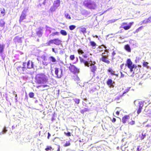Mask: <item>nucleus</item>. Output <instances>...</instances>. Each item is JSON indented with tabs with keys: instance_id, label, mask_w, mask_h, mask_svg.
<instances>
[{
	"instance_id": "24",
	"label": "nucleus",
	"mask_w": 151,
	"mask_h": 151,
	"mask_svg": "<svg viewBox=\"0 0 151 151\" xmlns=\"http://www.w3.org/2000/svg\"><path fill=\"white\" fill-rule=\"evenodd\" d=\"M5 14V10L4 9L0 10V16H3Z\"/></svg>"
},
{
	"instance_id": "31",
	"label": "nucleus",
	"mask_w": 151,
	"mask_h": 151,
	"mask_svg": "<svg viewBox=\"0 0 151 151\" xmlns=\"http://www.w3.org/2000/svg\"><path fill=\"white\" fill-rule=\"evenodd\" d=\"M54 39L50 40V41L47 42V44L48 45H51L52 44H54Z\"/></svg>"
},
{
	"instance_id": "52",
	"label": "nucleus",
	"mask_w": 151,
	"mask_h": 151,
	"mask_svg": "<svg viewBox=\"0 0 151 151\" xmlns=\"http://www.w3.org/2000/svg\"><path fill=\"white\" fill-rule=\"evenodd\" d=\"M64 133L67 136H71V133L70 132H68V133L65 132Z\"/></svg>"
},
{
	"instance_id": "33",
	"label": "nucleus",
	"mask_w": 151,
	"mask_h": 151,
	"mask_svg": "<svg viewBox=\"0 0 151 151\" xmlns=\"http://www.w3.org/2000/svg\"><path fill=\"white\" fill-rule=\"evenodd\" d=\"M79 58L80 59L81 62L82 63H84L85 65L86 66V60H84L82 58L80 57H79Z\"/></svg>"
},
{
	"instance_id": "55",
	"label": "nucleus",
	"mask_w": 151,
	"mask_h": 151,
	"mask_svg": "<svg viewBox=\"0 0 151 151\" xmlns=\"http://www.w3.org/2000/svg\"><path fill=\"white\" fill-rule=\"evenodd\" d=\"M50 28L49 27H47V29H46V31H49L50 32V33L51 32V31L50 30Z\"/></svg>"
},
{
	"instance_id": "1",
	"label": "nucleus",
	"mask_w": 151,
	"mask_h": 151,
	"mask_svg": "<svg viewBox=\"0 0 151 151\" xmlns=\"http://www.w3.org/2000/svg\"><path fill=\"white\" fill-rule=\"evenodd\" d=\"M83 4L85 8L91 10H96L98 8L96 2L92 0H85Z\"/></svg>"
},
{
	"instance_id": "17",
	"label": "nucleus",
	"mask_w": 151,
	"mask_h": 151,
	"mask_svg": "<svg viewBox=\"0 0 151 151\" xmlns=\"http://www.w3.org/2000/svg\"><path fill=\"white\" fill-rule=\"evenodd\" d=\"M71 70L75 73H78L79 72L78 69L75 66L73 65L71 66Z\"/></svg>"
},
{
	"instance_id": "27",
	"label": "nucleus",
	"mask_w": 151,
	"mask_h": 151,
	"mask_svg": "<svg viewBox=\"0 0 151 151\" xmlns=\"http://www.w3.org/2000/svg\"><path fill=\"white\" fill-rule=\"evenodd\" d=\"M60 34L59 32H52L50 35V36H54L55 35L59 36Z\"/></svg>"
},
{
	"instance_id": "32",
	"label": "nucleus",
	"mask_w": 151,
	"mask_h": 151,
	"mask_svg": "<svg viewBox=\"0 0 151 151\" xmlns=\"http://www.w3.org/2000/svg\"><path fill=\"white\" fill-rule=\"evenodd\" d=\"M7 131V130L6 129V127H4V129H3L2 132H0V135H1L2 134H4L6 133Z\"/></svg>"
},
{
	"instance_id": "49",
	"label": "nucleus",
	"mask_w": 151,
	"mask_h": 151,
	"mask_svg": "<svg viewBox=\"0 0 151 151\" xmlns=\"http://www.w3.org/2000/svg\"><path fill=\"white\" fill-rule=\"evenodd\" d=\"M52 148L51 147H47L45 149V150L46 151H48L49 150H51L52 149Z\"/></svg>"
},
{
	"instance_id": "47",
	"label": "nucleus",
	"mask_w": 151,
	"mask_h": 151,
	"mask_svg": "<svg viewBox=\"0 0 151 151\" xmlns=\"http://www.w3.org/2000/svg\"><path fill=\"white\" fill-rule=\"evenodd\" d=\"M90 44L91 46H95L96 45V43L93 41H91Z\"/></svg>"
},
{
	"instance_id": "64",
	"label": "nucleus",
	"mask_w": 151,
	"mask_h": 151,
	"mask_svg": "<svg viewBox=\"0 0 151 151\" xmlns=\"http://www.w3.org/2000/svg\"><path fill=\"white\" fill-rule=\"evenodd\" d=\"M58 150L57 151H60V146H57Z\"/></svg>"
},
{
	"instance_id": "48",
	"label": "nucleus",
	"mask_w": 151,
	"mask_h": 151,
	"mask_svg": "<svg viewBox=\"0 0 151 151\" xmlns=\"http://www.w3.org/2000/svg\"><path fill=\"white\" fill-rule=\"evenodd\" d=\"M70 143L69 142H67L64 145V146L65 147H67L70 146Z\"/></svg>"
},
{
	"instance_id": "16",
	"label": "nucleus",
	"mask_w": 151,
	"mask_h": 151,
	"mask_svg": "<svg viewBox=\"0 0 151 151\" xmlns=\"http://www.w3.org/2000/svg\"><path fill=\"white\" fill-rule=\"evenodd\" d=\"M49 60L50 61V63L51 62L53 63V64H55L57 62L56 60L53 56H50L49 58Z\"/></svg>"
},
{
	"instance_id": "34",
	"label": "nucleus",
	"mask_w": 151,
	"mask_h": 151,
	"mask_svg": "<svg viewBox=\"0 0 151 151\" xmlns=\"http://www.w3.org/2000/svg\"><path fill=\"white\" fill-rule=\"evenodd\" d=\"M127 146H126V145H123L121 147V149L122 151H125L126 150V148H127Z\"/></svg>"
},
{
	"instance_id": "45",
	"label": "nucleus",
	"mask_w": 151,
	"mask_h": 151,
	"mask_svg": "<svg viewBox=\"0 0 151 151\" xmlns=\"http://www.w3.org/2000/svg\"><path fill=\"white\" fill-rule=\"evenodd\" d=\"M81 31L84 34L85 33H86V29L85 28H83L81 29Z\"/></svg>"
},
{
	"instance_id": "26",
	"label": "nucleus",
	"mask_w": 151,
	"mask_h": 151,
	"mask_svg": "<svg viewBox=\"0 0 151 151\" xmlns=\"http://www.w3.org/2000/svg\"><path fill=\"white\" fill-rule=\"evenodd\" d=\"M147 131L149 132H151V124H147L145 126Z\"/></svg>"
},
{
	"instance_id": "23",
	"label": "nucleus",
	"mask_w": 151,
	"mask_h": 151,
	"mask_svg": "<svg viewBox=\"0 0 151 151\" xmlns=\"http://www.w3.org/2000/svg\"><path fill=\"white\" fill-rule=\"evenodd\" d=\"M57 9V8L55 7L53 5V6H52L50 7L49 11L52 12L55 11Z\"/></svg>"
},
{
	"instance_id": "21",
	"label": "nucleus",
	"mask_w": 151,
	"mask_h": 151,
	"mask_svg": "<svg viewBox=\"0 0 151 151\" xmlns=\"http://www.w3.org/2000/svg\"><path fill=\"white\" fill-rule=\"evenodd\" d=\"M108 71L112 75H115L116 76H118V75L115 74V72L111 68H109L108 70Z\"/></svg>"
},
{
	"instance_id": "41",
	"label": "nucleus",
	"mask_w": 151,
	"mask_h": 151,
	"mask_svg": "<svg viewBox=\"0 0 151 151\" xmlns=\"http://www.w3.org/2000/svg\"><path fill=\"white\" fill-rule=\"evenodd\" d=\"M29 96L30 98H32L34 96V94L33 92H30L29 94Z\"/></svg>"
},
{
	"instance_id": "13",
	"label": "nucleus",
	"mask_w": 151,
	"mask_h": 151,
	"mask_svg": "<svg viewBox=\"0 0 151 151\" xmlns=\"http://www.w3.org/2000/svg\"><path fill=\"white\" fill-rule=\"evenodd\" d=\"M114 83L113 82L112 80L111 79H109L107 82V84L110 87H113L114 86L113 84Z\"/></svg>"
},
{
	"instance_id": "54",
	"label": "nucleus",
	"mask_w": 151,
	"mask_h": 151,
	"mask_svg": "<svg viewBox=\"0 0 151 151\" xmlns=\"http://www.w3.org/2000/svg\"><path fill=\"white\" fill-rule=\"evenodd\" d=\"M130 88H128L123 93L122 95H124V94L126 93L129 90Z\"/></svg>"
},
{
	"instance_id": "22",
	"label": "nucleus",
	"mask_w": 151,
	"mask_h": 151,
	"mask_svg": "<svg viewBox=\"0 0 151 151\" xmlns=\"http://www.w3.org/2000/svg\"><path fill=\"white\" fill-rule=\"evenodd\" d=\"M135 68V66H132L131 68H129L130 69V71L131 73H132L131 74H129V76H133V75L134 73V72L133 71V69Z\"/></svg>"
},
{
	"instance_id": "56",
	"label": "nucleus",
	"mask_w": 151,
	"mask_h": 151,
	"mask_svg": "<svg viewBox=\"0 0 151 151\" xmlns=\"http://www.w3.org/2000/svg\"><path fill=\"white\" fill-rule=\"evenodd\" d=\"M122 96H123V95H122V96H117V97L115 98V100H119V99H120V97H121Z\"/></svg>"
},
{
	"instance_id": "20",
	"label": "nucleus",
	"mask_w": 151,
	"mask_h": 151,
	"mask_svg": "<svg viewBox=\"0 0 151 151\" xmlns=\"http://www.w3.org/2000/svg\"><path fill=\"white\" fill-rule=\"evenodd\" d=\"M124 49L127 52H131V49L129 45H126L124 46Z\"/></svg>"
},
{
	"instance_id": "46",
	"label": "nucleus",
	"mask_w": 151,
	"mask_h": 151,
	"mask_svg": "<svg viewBox=\"0 0 151 151\" xmlns=\"http://www.w3.org/2000/svg\"><path fill=\"white\" fill-rule=\"evenodd\" d=\"M78 53L79 54H82L83 53H84V52H83V51L81 49H79L78 50Z\"/></svg>"
},
{
	"instance_id": "2",
	"label": "nucleus",
	"mask_w": 151,
	"mask_h": 151,
	"mask_svg": "<svg viewBox=\"0 0 151 151\" xmlns=\"http://www.w3.org/2000/svg\"><path fill=\"white\" fill-rule=\"evenodd\" d=\"M37 82L38 84L44 83L47 81V77L43 74H38L36 77Z\"/></svg>"
},
{
	"instance_id": "38",
	"label": "nucleus",
	"mask_w": 151,
	"mask_h": 151,
	"mask_svg": "<svg viewBox=\"0 0 151 151\" xmlns=\"http://www.w3.org/2000/svg\"><path fill=\"white\" fill-rule=\"evenodd\" d=\"M116 54V51H113L112 53V60H113L115 58L114 57V56Z\"/></svg>"
},
{
	"instance_id": "10",
	"label": "nucleus",
	"mask_w": 151,
	"mask_h": 151,
	"mask_svg": "<svg viewBox=\"0 0 151 151\" xmlns=\"http://www.w3.org/2000/svg\"><path fill=\"white\" fill-rule=\"evenodd\" d=\"M126 65L127 66L128 68H131L132 66H135L134 65L132 64V62L131 61L130 59H127Z\"/></svg>"
},
{
	"instance_id": "62",
	"label": "nucleus",
	"mask_w": 151,
	"mask_h": 151,
	"mask_svg": "<svg viewBox=\"0 0 151 151\" xmlns=\"http://www.w3.org/2000/svg\"><path fill=\"white\" fill-rule=\"evenodd\" d=\"M121 78L124 77V75L122 73V72H121Z\"/></svg>"
},
{
	"instance_id": "6",
	"label": "nucleus",
	"mask_w": 151,
	"mask_h": 151,
	"mask_svg": "<svg viewBox=\"0 0 151 151\" xmlns=\"http://www.w3.org/2000/svg\"><path fill=\"white\" fill-rule=\"evenodd\" d=\"M96 62L95 61L91 62L90 64H88V66H86L89 67L91 71L93 73H95L97 69V67L95 65Z\"/></svg>"
},
{
	"instance_id": "61",
	"label": "nucleus",
	"mask_w": 151,
	"mask_h": 151,
	"mask_svg": "<svg viewBox=\"0 0 151 151\" xmlns=\"http://www.w3.org/2000/svg\"><path fill=\"white\" fill-rule=\"evenodd\" d=\"M103 47H104L105 49L106 48V47L104 45H101L100 46V48H103Z\"/></svg>"
},
{
	"instance_id": "53",
	"label": "nucleus",
	"mask_w": 151,
	"mask_h": 151,
	"mask_svg": "<svg viewBox=\"0 0 151 151\" xmlns=\"http://www.w3.org/2000/svg\"><path fill=\"white\" fill-rule=\"evenodd\" d=\"M148 23L151 22V17H149L147 19Z\"/></svg>"
},
{
	"instance_id": "43",
	"label": "nucleus",
	"mask_w": 151,
	"mask_h": 151,
	"mask_svg": "<svg viewBox=\"0 0 151 151\" xmlns=\"http://www.w3.org/2000/svg\"><path fill=\"white\" fill-rule=\"evenodd\" d=\"M37 34L39 37H41L42 35V33L39 30L37 32Z\"/></svg>"
},
{
	"instance_id": "30",
	"label": "nucleus",
	"mask_w": 151,
	"mask_h": 151,
	"mask_svg": "<svg viewBox=\"0 0 151 151\" xmlns=\"http://www.w3.org/2000/svg\"><path fill=\"white\" fill-rule=\"evenodd\" d=\"M60 33L61 34L63 35L66 36L67 35V33L64 30H61L60 31Z\"/></svg>"
},
{
	"instance_id": "37",
	"label": "nucleus",
	"mask_w": 151,
	"mask_h": 151,
	"mask_svg": "<svg viewBox=\"0 0 151 151\" xmlns=\"http://www.w3.org/2000/svg\"><path fill=\"white\" fill-rule=\"evenodd\" d=\"M76 27L75 25H71L69 26V29L70 30H73L75 29V28Z\"/></svg>"
},
{
	"instance_id": "28",
	"label": "nucleus",
	"mask_w": 151,
	"mask_h": 151,
	"mask_svg": "<svg viewBox=\"0 0 151 151\" xmlns=\"http://www.w3.org/2000/svg\"><path fill=\"white\" fill-rule=\"evenodd\" d=\"M86 66H88V64H90L91 63V62H93L91 58H88L87 59V60H86Z\"/></svg>"
},
{
	"instance_id": "8",
	"label": "nucleus",
	"mask_w": 151,
	"mask_h": 151,
	"mask_svg": "<svg viewBox=\"0 0 151 151\" xmlns=\"http://www.w3.org/2000/svg\"><path fill=\"white\" fill-rule=\"evenodd\" d=\"M134 22H133L129 23L127 26H124V24H127L126 23H123L122 25V27L125 30H128L131 27L132 25L133 24Z\"/></svg>"
},
{
	"instance_id": "4",
	"label": "nucleus",
	"mask_w": 151,
	"mask_h": 151,
	"mask_svg": "<svg viewBox=\"0 0 151 151\" xmlns=\"http://www.w3.org/2000/svg\"><path fill=\"white\" fill-rule=\"evenodd\" d=\"M105 52H106V53L104 52L102 53V54L104 55H102L101 58V60L102 61L107 64H109L110 62L107 59L108 56V51L106 49Z\"/></svg>"
},
{
	"instance_id": "5",
	"label": "nucleus",
	"mask_w": 151,
	"mask_h": 151,
	"mask_svg": "<svg viewBox=\"0 0 151 151\" xmlns=\"http://www.w3.org/2000/svg\"><path fill=\"white\" fill-rule=\"evenodd\" d=\"M134 104L136 105V104L138 103V109L137 113L138 114H139L141 112L142 108L143 106V102L140 101H138L136 100L134 101Z\"/></svg>"
},
{
	"instance_id": "57",
	"label": "nucleus",
	"mask_w": 151,
	"mask_h": 151,
	"mask_svg": "<svg viewBox=\"0 0 151 151\" xmlns=\"http://www.w3.org/2000/svg\"><path fill=\"white\" fill-rule=\"evenodd\" d=\"M148 64V63L147 62H145L143 63V65L145 66H146Z\"/></svg>"
},
{
	"instance_id": "58",
	"label": "nucleus",
	"mask_w": 151,
	"mask_h": 151,
	"mask_svg": "<svg viewBox=\"0 0 151 151\" xmlns=\"http://www.w3.org/2000/svg\"><path fill=\"white\" fill-rule=\"evenodd\" d=\"M141 149V148L140 147V146H138L137 148V150L138 151H140Z\"/></svg>"
},
{
	"instance_id": "39",
	"label": "nucleus",
	"mask_w": 151,
	"mask_h": 151,
	"mask_svg": "<svg viewBox=\"0 0 151 151\" xmlns=\"http://www.w3.org/2000/svg\"><path fill=\"white\" fill-rule=\"evenodd\" d=\"M74 100L76 104H79L80 102V100L79 99L77 98H75L74 99Z\"/></svg>"
},
{
	"instance_id": "40",
	"label": "nucleus",
	"mask_w": 151,
	"mask_h": 151,
	"mask_svg": "<svg viewBox=\"0 0 151 151\" xmlns=\"http://www.w3.org/2000/svg\"><path fill=\"white\" fill-rule=\"evenodd\" d=\"M75 80V81H77V84L79 83V78L77 76H76L74 78Z\"/></svg>"
},
{
	"instance_id": "7",
	"label": "nucleus",
	"mask_w": 151,
	"mask_h": 151,
	"mask_svg": "<svg viewBox=\"0 0 151 151\" xmlns=\"http://www.w3.org/2000/svg\"><path fill=\"white\" fill-rule=\"evenodd\" d=\"M55 73L57 76V78H61L63 76L62 70L61 69H59L57 68H55Z\"/></svg>"
},
{
	"instance_id": "42",
	"label": "nucleus",
	"mask_w": 151,
	"mask_h": 151,
	"mask_svg": "<svg viewBox=\"0 0 151 151\" xmlns=\"http://www.w3.org/2000/svg\"><path fill=\"white\" fill-rule=\"evenodd\" d=\"M129 42L131 44H132L133 46H134V44L135 43V42L133 40H130Z\"/></svg>"
},
{
	"instance_id": "19",
	"label": "nucleus",
	"mask_w": 151,
	"mask_h": 151,
	"mask_svg": "<svg viewBox=\"0 0 151 151\" xmlns=\"http://www.w3.org/2000/svg\"><path fill=\"white\" fill-rule=\"evenodd\" d=\"M54 44L57 45H59L61 44V41L58 39H54Z\"/></svg>"
},
{
	"instance_id": "18",
	"label": "nucleus",
	"mask_w": 151,
	"mask_h": 151,
	"mask_svg": "<svg viewBox=\"0 0 151 151\" xmlns=\"http://www.w3.org/2000/svg\"><path fill=\"white\" fill-rule=\"evenodd\" d=\"M60 2L59 0H57L54 1L53 4V5L55 7L57 8H58L60 6Z\"/></svg>"
},
{
	"instance_id": "35",
	"label": "nucleus",
	"mask_w": 151,
	"mask_h": 151,
	"mask_svg": "<svg viewBox=\"0 0 151 151\" xmlns=\"http://www.w3.org/2000/svg\"><path fill=\"white\" fill-rule=\"evenodd\" d=\"M141 134L142 135V137H141V140L143 139L146 136V133H144L143 132H142Z\"/></svg>"
},
{
	"instance_id": "9",
	"label": "nucleus",
	"mask_w": 151,
	"mask_h": 151,
	"mask_svg": "<svg viewBox=\"0 0 151 151\" xmlns=\"http://www.w3.org/2000/svg\"><path fill=\"white\" fill-rule=\"evenodd\" d=\"M26 12L24 10L22 12L21 15L19 19V22H21L26 17Z\"/></svg>"
},
{
	"instance_id": "44",
	"label": "nucleus",
	"mask_w": 151,
	"mask_h": 151,
	"mask_svg": "<svg viewBox=\"0 0 151 151\" xmlns=\"http://www.w3.org/2000/svg\"><path fill=\"white\" fill-rule=\"evenodd\" d=\"M65 16L66 18L67 19H71V17L67 13H66L65 14Z\"/></svg>"
},
{
	"instance_id": "11",
	"label": "nucleus",
	"mask_w": 151,
	"mask_h": 151,
	"mask_svg": "<svg viewBox=\"0 0 151 151\" xmlns=\"http://www.w3.org/2000/svg\"><path fill=\"white\" fill-rule=\"evenodd\" d=\"M129 116H125L122 118V122L124 124L128 123V122H129Z\"/></svg>"
},
{
	"instance_id": "59",
	"label": "nucleus",
	"mask_w": 151,
	"mask_h": 151,
	"mask_svg": "<svg viewBox=\"0 0 151 151\" xmlns=\"http://www.w3.org/2000/svg\"><path fill=\"white\" fill-rule=\"evenodd\" d=\"M142 27H139V28H138V29H137V30H136V32H138V31H139V30L140 29H141V28Z\"/></svg>"
},
{
	"instance_id": "3",
	"label": "nucleus",
	"mask_w": 151,
	"mask_h": 151,
	"mask_svg": "<svg viewBox=\"0 0 151 151\" xmlns=\"http://www.w3.org/2000/svg\"><path fill=\"white\" fill-rule=\"evenodd\" d=\"M15 65L16 68L18 71L20 73H24L27 70V68L26 67V63H23V66L22 67L20 65V63H17L15 64Z\"/></svg>"
},
{
	"instance_id": "36",
	"label": "nucleus",
	"mask_w": 151,
	"mask_h": 151,
	"mask_svg": "<svg viewBox=\"0 0 151 151\" xmlns=\"http://www.w3.org/2000/svg\"><path fill=\"white\" fill-rule=\"evenodd\" d=\"M148 23V22H147V19H145L140 22L141 24H146Z\"/></svg>"
},
{
	"instance_id": "12",
	"label": "nucleus",
	"mask_w": 151,
	"mask_h": 151,
	"mask_svg": "<svg viewBox=\"0 0 151 151\" xmlns=\"http://www.w3.org/2000/svg\"><path fill=\"white\" fill-rule=\"evenodd\" d=\"M34 64L32 61L29 60L27 63V68L29 69H31L33 68Z\"/></svg>"
},
{
	"instance_id": "14",
	"label": "nucleus",
	"mask_w": 151,
	"mask_h": 151,
	"mask_svg": "<svg viewBox=\"0 0 151 151\" xmlns=\"http://www.w3.org/2000/svg\"><path fill=\"white\" fill-rule=\"evenodd\" d=\"M143 112L144 114L149 116V115L151 114V110L149 109L148 108H146L144 109Z\"/></svg>"
},
{
	"instance_id": "15",
	"label": "nucleus",
	"mask_w": 151,
	"mask_h": 151,
	"mask_svg": "<svg viewBox=\"0 0 151 151\" xmlns=\"http://www.w3.org/2000/svg\"><path fill=\"white\" fill-rule=\"evenodd\" d=\"M14 42H18L19 43H21L22 41V37H19L18 36L15 37L14 39Z\"/></svg>"
},
{
	"instance_id": "51",
	"label": "nucleus",
	"mask_w": 151,
	"mask_h": 151,
	"mask_svg": "<svg viewBox=\"0 0 151 151\" xmlns=\"http://www.w3.org/2000/svg\"><path fill=\"white\" fill-rule=\"evenodd\" d=\"M74 58H75V57H74V55H71L70 56V60H73L74 59Z\"/></svg>"
},
{
	"instance_id": "25",
	"label": "nucleus",
	"mask_w": 151,
	"mask_h": 151,
	"mask_svg": "<svg viewBox=\"0 0 151 151\" xmlns=\"http://www.w3.org/2000/svg\"><path fill=\"white\" fill-rule=\"evenodd\" d=\"M5 22L2 19L0 20V27L4 28Z\"/></svg>"
},
{
	"instance_id": "50",
	"label": "nucleus",
	"mask_w": 151,
	"mask_h": 151,
	"mask_svg": "<svg viewBox=\"0 0 151 151\" xmlns=\"http://www.w3.org/2000/svg\"><path fill=\"white\" fill-rule=\"evenodd\" d=\"M134 121H132L131 122H128V124H130L131 125H133L134 124Z\"/></svg>"
},
{
	"instance_id": "60",
	"label": "nucleus",
	"mask_w": 151,
	"mask_h": 151,
	"mask_svg": "<svg viewBox=\"0 0 151 151\" xmlns=\"http://www.w3.org/2000/svg\"><path fill=\"white\" fill-rule=\"evenodd\" d=\"M88 109L86 108H85L83 109V111H85V112L88 111Z\"/></svg>"
},
{
	"instance_id": "63",
	"label": "nucleus",
	"mask_w": 151,
	"mask_h": 151,
	"mask_svg": "<svg viewBox=\"0 0 151 151\" xmlns=\"http://www.w3.org/2000/svg\"><path fill=\"white\" fill-rule=\"evenodd\" d=\"M116 121V119L115 118H113L112 119V121L113 122H114Z\"/></svg>"
},
{
	"instance_id": "29",
	"label": "nucleus",
	"mask_w": 151,
	"mask_h": 151,
	"mask_svg": "<svg viewBox=\"0 0 151 151\" xmlns=\"http://www.w3.org/2000/svg\"><path fill=\"white\" fill-rule=\"evenodd\" d=\"M4 46V45L0 44V54H1L3 52Z\"/></svg>"
}]
</instances>
